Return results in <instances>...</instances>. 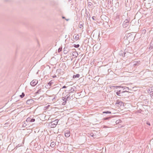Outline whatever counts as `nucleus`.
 Listing matches in <instances>:
<instances>
[{
  "mask_svg": "<svg viewBox=\"0 0 153 153\" xmlns=\"http://www.w3.org/2000/svg\"><path fill=\"white\" fill-rule=\"evenodd\" d=\"M130 18L128 17L123 22V26L124 28L126 27L129 24Z\"/></svg>",
  "mask_w": 153,
  "mask_h": 153,
  "instance_id": "obj_1",
  "label": "nucleus"
},
{
  "mask_svg": "<svg viewBox=\"0 0 153 153\" xmlns=\"http://www.w3.org/2000/svg\"><path fill=\"white\" fill-rule=\"evenodd\" d=\"M126 36L127 37V39L129 40V41H131L132 42L134 39V36L131 33H128Z\"/></svg>",
  "mask_w": 153,
  "mask_h": 153,
  "instance_id": "obj_2",
  "label": "nucleus"
},
{
  "mask_svg": "<svg viewBox=\"0 0 153 153\" xmlns=\"http://www.w3.org/2000/svg\"><path fill=\"white\" fill-rule=\"evenodd\" d=\"M121 88H123V91H122L121 94H124V93L125 92H127L128 93H131V92H129L128 91L129 89L128 87H126V86H124V87H122Z\"/></svg>",
  "mask_w": 153,
  "mask_h": 153,
  "instance_id": "obj_3",
  "label": "nucleus"
},
{
  "mask_svg": "<svg viewBox=\"0 0 153 153\" xmlns=\"http://www.w3.org/2000/svg\"><path fill=\"white\" fill-rule=\"evenodd\" d=\"M58 121V120L56 119L54 121L52 122L51 123V124L50 126H51V128L55 127L56 126V125L57 124Z\"/></svg>",
  "mask_w": 153,
  "mask_h": 153,
  "instance_id": "obj_4",
  "label": "nucleus"
},
{
  "mask_svg": "<svg viewBox=\"0 0 153 153\" xmlns=\"http://www.w3.org/2000/svg\"><path fill=\"white\" fill-rule=\"evenodd\" d=\"M38 81L36 79H34L30 83V84L32 86L36 85Z\"/></svg>",
  "mask_w": 153,
  "mask_h": 153,
  "instance_id": "obj_5",
  "label": "nucleus"
},
{
  "mask_svg": "<svg viewBox=\"0 0 153 153\" xmlns=\"http://www.w3.org/2000/svg\"><path fill=\"white\" fill-rule=\"evenodd\" d=\"M148 92L150 94L151 96H153V87H150L148 91Z\"/></svg>",
  "mask_w": 153,
  "mask_h": 153,
  "instance_id": "obj_6",
  "label": "nucleus"
},
{
  "mask_svg": "<svg viewBox=\"0 0 153 153\" xmlns=\"http://www.w3.org/2000/svg\"><path fill=\"white\" fill-rule=\"evenodd\" d=\"M35 119L31 117H29L27 118L26 120L27 122H33L35 121Z\"/></svg>",
  "mask_w": 153,
  "mask_h": 153,
  "instance_id": "obj_7",
  "label": "nucleus"
},
{
  "mask_svg": "<svg viewBox=\"0 0 153 153\" xmlns=\"http://www.w3.org/2000/svg\"><path fill=\"white\" fill-rule=\"evenodd\" d=\"M33 102L34 100L32 99H28L26 102V103L28 105L33 104Z\"/></svg>",
  "mask_w": 153,
  "mask_h": 153,
  "instance_id": "obj_8",
  "label": "nucleus"
},
{
  "mask_svg": "<svg viewBox=\"0 0 153 153\" xmlns=\"http://www.w3.org/2000/svg\"><path fill=\"white\" fill-rule=\"evenodd\" d=\"M122 91L121 90H119L116 92V94L117 96L123 97L124 96V94H121Z\"/></svg>",
  "mask_w": 153,
  "mask_h": 153,
  "instance_id": "obj_9",
  "label": "nucleus"
},
{
  "mask_svg": "<svg viewBox=\"0 0 153 153\" xmlns=\"http://www.w3.org/2000/svg\"><path fill=\"white\" fill-rule=\"evenodd\" d=\"M128 53V49H126L124 51L122 54V53H120V54L122 55V56L124 57L125 56H126V55L127 54V53Z\"/></svg>",
  "mask_w": 153,
  "mask_h": 153,
  "instance_id": "obj_10",
  "label": "nucleus"
},
{
  "mask_svg": "<svg viewBox=\"0 0 153 153\" xmlns=\"http://www.w3.org/2000/svg\"><path fill=\"white\" fill-rule=\"evenodd\" d=\"M62 100L64 101V102L62 103V105H65L67 102V100H66V97H63L62 98Z\"/></svg>",
  "mask_w": 153,
  "mask_h": 153,
  "instance_id": "obj_11",
  "label": "nucleus"
},
{
  "mask_svg": "<svg viewBox=\"0 0 153 153\" xmlns=\"http://www.w3.org/2000/svg\"><path fill=\"white\" fill-rule=\"evenodd\" d=\"M140 61H135L134 62V65L135 66H138L140 64Z\"/></svg>",
  "mask_w": 153,
  "mask_h": 153,
  "instance_id": "obj_12",
  "label": "nucleus"
},
{
  "mask_svg": "<svg viewBox=\"0 0 153 153\" xmlns=\"http://www.w3.org/2000/svg\"><path fill=\"white\" fill-rule=\"evenodd\" d=\"M65 137H69L70 136V132L69 131H67L65 133Z\"/></svg>",
  "mask_w": 153,
  "mask_h": 153,
  "instance_id": "obj_13",
  "label": "nucleus"
},
{
  "mask_svg": "<svg viewBox=\"0 0 153 153\" xmlns=\"http://www.w3.org/2000/svg\"><path fill=\"white\" fill-rule=\"evenodd\" d=\"M65 97H66V100L67 101L70 100L71 99V97L70 96V93H68Z\"/></svg>",
  "mask_w": 153,
  "mask_h": 153,
  "instance_id": "obj_14",
  "label": "nucleus"
},
{
  "mask_svg": "<svg viewBox=\"0 0 153 153\" xmlns=\"http://www.w3.org/2000/svg\"><path fill=\"white\" fill-rule=\"evenodd\" d=\"M69 49L65 47L63 51V53L65 54H66L68 52Z\"/></svg>",
  "mask_w": 153,
  "mask_h": 153,
  "instance_id": "obj_15",
  "label": "nucleus"
},
{
  "mask_svg": "<svg viewBox=\"0 0 153 153\" xmlns=\"http://www.w3.org/2000/svg\"><path fill=\"white\" fill-rule=\"evenodd\" d=\"M114 20L117 21L120 20V15L119 14H117L115 17Z\"/></svg>",
  "mask_w": 153,
  "mask_h": 153,
  "instance_id": "obj_16",
  "label": "nucleus"
},
{
  "mask_svg": "<svg viewBox=\"0 0 153 153\" xmlns=\"http://www.w3.org/2000/svg\"><path fill=\"white\" fill-rule=\"evenodd\" d=\"M113 0H109L108 1V5H109L110 6H111L113 5Z\"/></svg>",
  "mask_w": 153,
  "mask_h": 153,
  "instance_id": "obj_17",
  "label": "nucleus"
},
{
  "mask_svg": "<svg viewBox=\"0 0 153 153\" xmlns=\"http://www.w3.org/2000/svg\"><path fill=\"white\" fill-rule=\"evenodd\" d=\"M75 88H73L72 87H71V89H69V93H72L73 92L75 91Z\"/></svg>",
  "mask_w": 153,
  "mask_h": 153,
  "instance_id": "obj_18",
  "label": "nucleus"
},
{
  "mask_svg": "<svg viewBox=\"0 0 153 153\" xmlns=\"http://www.w3.org/2000/svg\"><path fill=\"white\" fill-rule=\"evenodd\" d=\"M72 56H75V57H76L78 55V54L76 52H73L72 53Z\"/></svg>",
  "mask_w": 153,
  "mask_h": 153,
  "instance_id": "obj_19",
  "label": "nucleus"
},
{
  "mask_svg": "<svg viewBox=\"0 0 153 153\" xmlns=\"http://www.w3.org/2000/svg\"><path fill=\"white\" fill-rule=\"evenodd\" d=\"M55 143L53 141L51 142L50 146L51 147L53 148L55 147Z\"/></svg>",
  "mask_w": 153,
  "mask_h": 153,
  "instance_id": "obj_20",
  "label": "nucleus"
},
{
  "mask_svg": "<svg viewBox=\"0 0 153 153\" xmlns=\"http://www.w3.org/2000/svg\"><path fill=\"white\" fill-rule=\"evenodd\" d=\"M123 103V102L121 101H119L118 100H117L115 103V104H119L120 105H121Z\"/></svg>",
  "mask_w": 153,
  "mask_h": 153,
  "instance_id": "obj_21",
  "label": "nucleus"
},
{
  "mask_svg": "<svg viewBox=\"0 0 153 153\" xmlns=\"http://www.w3.org/2000/svg\"><path fill=\"white\" fill-rule=\"evenodd\" d=\"M53 83V80H51L48 83V85H49L50 86H51L52 84Z\"/></svg>",
  "mask_w": 153,
  "mask_h": 153,
  "instance_id": "obj_22",
  "label": "nucleus"
},
{
  "mask_svg": "<svg viewBox=\"0 0 153 153\" xmlns=\"http://www.w3.org/2000/svg\"><path fill=\"white\" fill-rule=\"evenodd\" d=\"M80 76V75L79 74H77L75 75H74L73 76V78H79Z\"/></svg>",
  "mask_w": 153,
  "mask_h": 153,
  "instance_id": "obj_23",
  "label": "nucleus"
},
{
  "mask_svg": "<svg viewBox=\"0 0 153 153\" xmlns=\"http://www.w3.org/2000/svg\"><path fill=\"white\" fill-rule=\"evenodd\" d=\"M103 114H111V112L109 111H105L102 112Z\"/></svg>",
  "mask_w": 153,
  "mask_h": 153,
  "instance_id": "obj_24",
  "label": "nucleus"
},
{
  "mask_svg": "<svg viewBox=\"0 0 153 153\" xmlns=\"http://www.w3.org/2000/svg\"><path fill=\"white\" fill-rule=\"evenodd\" d=\"M79 36L78 35V34H77L76 36L75 37V40H78L79 39Z\"/></svg>",
  "mask_w": 153,
  "mask_h": 153,
  "instance_id": "obj_25",
  "label": "nucleus"
},
{
  "mask_svg": "<svg viewBox=\"0 0 153 153\" xmlns=\"http://www.w3.org/2000/svg\"><path fill=\"white\" fill-rule=\"evenodd\" d=\"M25 94L24 93L22 92L21 95H20V97L21 98H22L25 96Z\"/></svg>",
  "mask_w": 153,
  "mask_h": 153,
  "instance_id": "obj_26",
  "label": "nucleus"
},
{
  "mask_svg": "<svg viewBox=\"0 0 153 153\" xmlns=\"http://www.w3.org/2000/svg\"><path fill=\"white\" fill-rule=\"evenodd\" d=\"M73 46L76 48H78L79 46V44H74L73 45Z\"/></svg>",
  "mask_w": 153,
  "mask_h": 153,
  "instance_id": "obj_27",
  "label": "nucleus"
},
{
  "mask_svg": "<svg viewBox=\"0 0 153 153\" xmlns=\"http://www.w3.org/2000/svg\"><path fill=\"white\" fill-rule=\"evenodd\" d=\"M111 117H107L105 118H103V120H108L110 118H111Z\"/></svg>",
  "mask_w": 153,
  "mask_h": 153,
  "instance_id": "obj_28",
  "label": "nucleus"
},
{
  "mask_svg": "<svg viewBox=\"0 0 153 153\" xmlns=\"http://www.w3.org/2000/svg\"><path fill=\"white\" fill-rule=\"evenodd\" d=\"M21 146V145H20V144H19L18 145H17V146H16V147H15V149H17L18 147H19Z\"/></svg>",
  "mask_w": 153,
  "mask_h": 153,
  "instance_id": "obj_29",
  "label": "nucleus"
},
{
  "mask_svg": "<svg viewBox=\"0 0 153 153\" xmlns=\"http://www.w3.org/2000/svg\"><path fill=\"white\" fill-rule=\"evenodd\" d=\"M88 6H91L92 5V3L90 2H88Z\"/></svg>",
  "mask_w": 153,
  "mask_h": 153,
  "instance_id": "obj_30",
  "label": "nucleus"
},
{
  "mask_svg": "<svg viewBox=\"0 0 153 153\" xmlns=\"http://www.w3.org/2000/svg\"><path fill=\"white\" fill-rule=\"evenodd\" d=\"M62 48H60L58 49V51L59 53L60 52L62 51Z\"/></svg>",
  "mask_w": 153,
  "mask_h": 153,
  "instance_id": "obj_31",
  "label": "nucleus"
},
{
  "mask_svg": "<svg viewBox=\"0 0 153 153\" xmlns=\"http://www.w3.org/2000/svg\"><path fill=\"white\" fill-rule=\"evenodd\" d=\"M90 135L93 137H94H94L96 136V135L94 134L93 133H91L90 134Z\"/></svg>",
  "mask_w": 153,
  "mask_h": 153,
  "instance_id": "obj_32",
  "label": "nucleus"
},
{
  "mask_svg": "<svg viewBox=\"0 0 153 153\" xmlns=\"http://www.w3.org/2000/svg\"><path fill=\"white\" fill-rule=\"evenodd\" d=\"M27 125V124L25 123H24L23 125H22V127H25Z\"/></svg>",
  "mask_w": 153,
  "mask_h": 153,
  "instance_id": "obj_33",
  "label": "nucleus"
},
{
  "mask_svg": "<svg viewBox=\"0 0 153 153\" xmlns=\"http://www.w3.org/2000/svg\"><path fill=\"white\" fill-rule=\"evenodd\" d=\"M41 89H39L36 92V94H39V92L41 91Z\"/></svg>",
  "mask_w": 153,
  "mask_h": 153,
  "instance_id": "obj_34",
  "label": "nucleus"
},
{
  "mask_svg": "<svg viewBox=\"0 0 153 153\" xmlns=\"http://www.w3.org/2000/svg\"><path fill=\"white\" fill-rule=\"evenodd\" d=\"M146 32V29H143L142 30V33H145Z\"/></svg>",
  "mask_w": 153,
  "mask_h": 153,
  "instance_id": "obj_35",
  "label": "nucleus"
},
{
  "mask_svg": "<svg viewBox=\"0 0 153 153\" xmlns=\"http://www.w3.org/2000/svg\"><path fill=\"white\" fill-rule=\"evenodd\" d=\"M83 24H79V27L81 28H82L83 27Z\"/></svg>",
  "mask_w": 153,
  "mask_h": 153,
  "instance_id": "obj_36",
  "label": "nucleus"
},
{
  "mask_svg": "<svg viewBox=\"0 0 153 153\" xmlns=\"http://www.w3.org/2000/svg\"><path fill=\"white\" fill-rule=\"evenodd\" d=\"M114 87L116 88H121L122 86H114Z\"/></svg>",
  "mask_w": 153,
  "mask_h": 153,
  "instance_id": "obj_37",
  "label": "nucleus"
},
{
  "mask_svg": "<svg viewBox=\"0 0 153 153\" xmlns=\"http://www.w3.org/2000/svg\"><path fill=\"white\" fill-rule=\"evenodd\" d=\"M149 49L150 50H151L153 49V46H152L151 45H150V47H149Z\"/></svg>",
  "mask_w": 153,
  "mask_h": 153,
  "instance_id": "obj_38",
  "label": "nucleus"
},
{
  "mask_svg": "<svg viewBox=\"0 0 153 153\" xmlns=\"http://www.w3.org/2000/svg\"><path fill=\"white\" fill-rule=\"evenodd\" d=\"M57 71L59 72H60L61 71V69H57Z\"/></svg>",
  "mask_w": 153,
  "mask_h": 153,
  "instance_id": "obj_39",
  "label": "nucleus"
},
{
  "mask_svg": "<svg viewBox=\"0 0 153 153\" xmlns=\"http://www.w3.org/2000/svg\"><path fill=\"white\" fill-rule=\"evenodd\" d=\"M146 124H147V125H149V126H150V123H149V122H146Z\"/></svg>",
  "mask_w": 153,
  "mask_h": 153,
  "instance_id": "obj_40",
  "label": "nucleus"
},
{
  "mask_svg": "<svg viewBox=\"0 0 153 153\" xmlns=\"http://www.w3.org/2000/svg\"><path fill=\"white\" fill-rule=\"evenodd\" d=\"M150 45H152V46H153V43H152V40L150 43Z\"/></svg>",
  "mask_w": 153,
  "mask_h": 153,
  "instance_id": "obj_41",
  "label": "nucleus"
},
{
  "mask_svg": "<svg viewBox=\"0 0 153 153\" xmlns=\"http://www.w3.org/2000/svg\"><path fill=\"white\" fill-rule=\"evenodd\" d=\"M95 17L94 16H93L92 17V19H93V20H96V19H95L94 18H95Z\"/></svg>",
  "mask_w": 153,
  "mask_h": 153,
  "instance_id": "obj_42",
  "label": "nucleus"
},
{
  "mask_svg": "<svg viewBox=\"0 0 153 153\" xmlns=\"http://www.w3.org/2000/svg\"><path fill=\"white\" fill-rule=\"evenodd\" d=\"M58 88V87H55L53 88V89L55 90H57V89Z\"/></svg>",
  "mask_w": 153,
  "mask_h": 153,
  "instance_id": "obj_43",
  "label": "nucleus"
},
{
  "mask_svg": "<svg viewBox=\"0 0 153 153\" xmlns=\"http://www.w3.org/2000/svg\"><path fill=\"white\" fill-rule=\"evenodd\" d=\"M67 87H66V86H64L62 87V88H66Z\"/></svg>",
  "mask_w": 153,
  "mask_h": 153,
  "instance_id": "obj_44",
  "label": "nucleus"
},
{
  "mask_svg": "<svg viewBox=\"0 0 153 153\" xmlns=\"http://www.w3.org/2000/svg\"><path fill=\"white\" fill-rule=\"evenodd\" d=\"M119 122L118 120H117L116 121V124H117L119 123Z\"/></svg>",
  "mask_w": 153,
  "mask_h": 153,
  "instance_id": "obj_45",
  "label": "nucleus"
},
{
  "mask_svg": "<svg viewBox=\"0 0 153 153\" xmlns=\"http://www.w3.org/2000/svg\"><path fill=\"white\" fill-rule=\"evenodd\" d=\"M56 77V75H54V76H52V77L53 78Z\"/></svg>",
  "mask_w": 153,
  "mask_h": 153,
  "instance_id": "obj_46",
  "label": "nucleus"
},
{
  "mask_svg": "<svg viewBox=\"0 0 153 153\" xmlns=\"http://www.w3.org/2000/svg\"><path fill=\"white\" fill-rule=\"evenodd\" d=\"M55 99V97H54V98L52 99V100H53V101H55L54 100Z\"/></svg>",
  "mask_w": 153,
  "mask_h": 153,
  "instance_id": "obj_47",
  "label": "nucleus"
},
{
  "mask_svg": "<svg viewBox=\"0 0 153 153\" xmlns=\"http://www.w3.org/2000/svg\"><path fill=\"white\" fill-rule=\"evenodd\" d=\"M129 95V94L127 95V96L126 97H128L129 95Z\"/></svg>",
  "mask_w": 153,
  "mask_h": 153,
  "instance_id": "obj_48",
  "label": "nucleus"
},
{
  "mask_svg": "<svg viewBox=\"0 0 153 153\" xmlns=\"http://www.w3.org/2000/svg\"><path fill=\"white\" fill-rule=\"evenodd\" d=\"M65 18V17H62V18H63V19L64 18Z\"/></svg>",
  "mask_w": 153,
  "mask_h": 153,
  "instance_id": "obj_49",
  "label": "nucleus"
},
{
  "mask_svg": "<svg viewBox=\"0 0 153 153\" xmlns=\"http://www.w3.org/2000/svg\"><path fill=\"white\" fill-rule=\"evenodd\" d=\"M59 91L58 92V93H59Z\"/></svg>",
  "mask_w": 153,
  "mask_h": 153,
  "instance_id": "obj_50",
  "label": "nucleus"
},
{
  "mask_svg": "<svg viewBox=\"0 0 153 153\" xmlns=\"http://www.w3.org/2000/svg\"><path fill=\"white\" fill-rule=\"evenodd\" d=\"M59 91L58 92V93H59Z\"/></svg>",
  "mask_w": 153,
  "mask_h": 153,
  "instance_id": "obj_51",
  "label": "nucleus"
},
{
  "mask_svg": "<svg viewBox=\"0 0 153 153\" xmlns=\"http://www.w3.org/2000/svg\"><path fill=\"white\" fill-rule=\"evenodd\" d=\"M59 91L58 92V93H59Z\"/></svg>",
  "mask_w": 153,
  "mask_h": 153,
  "instance_id": "obj_52",
  "label": "nucleus"
},
{
  "mask_svg": "<svg viewBox=\"0 0 153 153\" xmlns=\"http://www.w3.org/2000/svg\"><path fill=\"white\" fill-rule=\"evenodd\" d=\"M59 91L58 92V93H59Z\"/></svg>",
  "mask_w": 153,
  "mask_h": 153,
  "instance_id": "obj_53",
  "label": "nucleus"
},
{
  "mask_svg": "<svg viewBox=\"0 0 153 153\" xmlns=\"http://www.w3.org/2000/svg\"><path fill=\"white\" fill-rule=\"evenodd\" d=\"M109 69H108V71H109Z\"/></svg>",
  "mask_w": 153,
  "mask_h": 153,
  "instance_id": "obj_54",
  "label": "nucleus"
},
{
  "mask_svg": "<svg viewBox=\"0 0 153 153\" xmlns=\"http://www.w3.org/2000/svg\"><path fill=\"white\" fill-rule=\"evenodd\" d=\"M125 95L126 96V95H127V94H125Z\"/></svg>",
  "mask_w": 153,
  "mask_h": 153,
  "instance_id": "obj_55",
  "label": "nucleus"
},
{
  "mask_svg": "<svg viewBox=\"0 0 153 153\" xmlns=\"http://www.w3.org/2000/svg\"><path fill=\"white\" fill-rule=\"evenodd\" d=\"M152 43H153V41H152Z\"/></svg>",
  "mask_w": 153,
  "mask_h": 153,
  "instance_id": "obj_56",
  "label": "nucleus"
}]
</instances>
